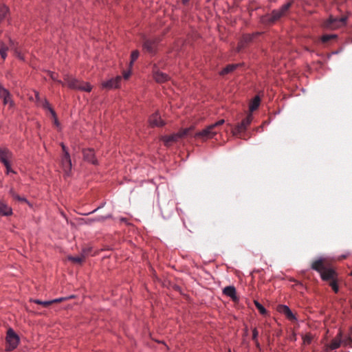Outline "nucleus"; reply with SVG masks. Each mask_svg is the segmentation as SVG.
<instances>
[{
	"label": "nucleus",
	"mask_w": 352,
	"mask_h": 352,
	"mask_svg": "<svg viewBox=\"0 0 352 352\" xmlns=\"http://www.w3.org/2000/svg\"><path fill=\"white\" fill-rule=\"evenodd\" d=\"M6 341L8 351L14 349L19 344V338L12 329H9L7 331Z\"/></svg>",
	"instance_id": "nucleus-6"
},
{
	"label": "nucleus",
	"mask_w": 352,
	"mask_h": 352,
	"mask_svg": "<svg viewBox=\"0 0 352 352\" xmlns=\"http://www.w3.org/2000/svg\"><path fill=\"white\" fill-rule=\"evenodd\" d=\"M51 78H52L53 80H55V78H54V74H51Z\"/></svg>",
	"instance_id": "nucleus-48"
},
{
	"label": "nucleus",
	"mask_w": 352,
	"mask_h": 352,
	"mask_svg": "<svg viewBox=\"0 0 352 352\" xmlns=\"http://www.w3.org/2000/svg\"><path fill=\"white\" fill-rule=\"evenodd\" d=\"M121 80L122 77L118 76L116 78H111L107 81L102 82V87L108 89L117 88L119 87Z\"/></svg>",
	"instance_id": "nucleus-13"
},
{
	"label": "nucleus",
	"mask_w": 352,
	"mask_h": 352,
	"mask_svg": "<svg viewBox=\"0 0 352 352\" xmlns=\"http://www.w3.org/2000/svg\"><path fill=\"white\" fill-rule=\"evenodd\" d=\"M6 168V173L8 174L9 173H14V171L12 170L10 167V164L8 163L7 165H4Z\"/></svg>",
	"instance_id": "nucleus-40"
},
{
	"label": "nucleus",
	"mask_w": 352,
	"mask_h": 352,
	"mask_svg": "<svg viewBox=\"0 0 352 352\" xmlns=\"http://www.w3.org/2000/svg\"><path fill=\"white\" fill-rule=\"evenodd\" d=\"M223 294L227 296L230 297L234 301H236L238 298L236 296V289L234 286H227L223 289Z\"/></svg>",
	"instance_id": "nucleus-19"
},
{
	"label": "nucleus",
	"mask_w": 352,
	"mask_h": 352,
	"mask_svg": "<svg viewBox=\"0 0 352 352\" xmlns=\"http://www.w3.org/2000/svg\"><path fill=\"white\" fill-rule=\"evenodd\" d=\"M12 157V153L10 151L6 148H0V161L3 165H7L8 163H10L9 160L11 159Z\"/></svg>",
	"instance_id": "nucleus-17"
},
{
	"label": "nucleus",
	"mask_w": 352,
	"mask_h": 352,
	"mask_svg": "<svg viewBox=\"0 0 352 352\" xmlns=\"http://www.w3.org/2000/svg\"><path fill=\"white\" fill-rule=\"evenodd\" d=\"M311 268L320 273L322 280H330V263L327 259L319 258L315 261L311 265Z\"/></svg>",
	"instance_id": "nucleus-2"
},
{
	"label": "nucleus",
	"mask_w": 352,
	"mask_h": 352,
	"mask_svg": "<svg viewBox=\"0 0 352 352\" xmlns=\"http://www.w3.org/2000/svg\"><path fill=\"white\" fill-rule=\"evenodd\" d=\"M194 127L186 128L182 129L179 133L172 134L170 135L163 136L162 140L166 146H170L173 143L177 142L180 138L191 135V131Z\"/></svg>",
	"instance_id": "nucleus-3"
},
{
	"label": "nucleus",
	"mask_w": 352,
	"mask_h": 352,
	"mask_svg": "<svg viewBox=\"0 0 352 352\" xmlns=\"http://www.w3.org/2000/svg\"><path fill=\"white\" fill-rule=\"evenodd\" d=\"M10 195L12 197V198L15 200H17L20 202H28L27 199L25 197H22L16 194L14 190L11 188L10 190Z\"/></svg>",
	"instance_id": "nucleus-26"
},
{
	"label": "nucleus",
	"mask_w": 352,
	"mask_h": 352,
	"mask_svg": "<svg viewBox=\"0 0 352 352\" xmlns=\"http://www.w3.org/2000/svg\"><path fill=\"white\" fill-rule=\"evenodd\" d=\"M157 46V40L146 39L143 43V50L151 54L156 52Z\"/></svg>",
	"instance_id": "nucleus-9"
},
{
	"label": "nucleus",
	"mask_w": 352,
	"mask_h": 352,
	"mask_svg": "<svg viewBox=\"0 0 352 352\" xmlns=\"http://www.w3.org/2000/svg\"><path fill=\"white\" fill-rule=\"evenodd\" d=\"M334 53H335V52H332V51H331V54L332 55V54H334Z\"/></svg>",
	"instance_id": "nucleus-52"
},
{
	"label": "nucleus",
	"mask_w": 352,
	"mask_h": 352,
	"mask_svg": "<svg viewBox=\"0 0 352 352\" xmlns=\"http://www.w3.org/2000/svg\"><path fill=\"white\" fill-rule=\"evenodd\" d=\"M224 123L225 120L221 119L215 123L208 126L201 131L197 132L194 135V137L195 138L201 139L202 141L212 139L218 133L219 127Z\"/></svg>",
	"instance_id": "nucleus-1"
},
{
	"label": "nucleus",
	"mask_w": 352,
	"mask_h": 352,
	"mask_svg": "<svg viewBox=\"0 0 352 352\" xmlns=\"http://www.w3.org/2000/svg\"><path fill=\"white\" fill-rule=\"evenodd\" d=\"M65 80L67 85L71 89L85 91L87 92H89L91 90V87L88 83L79 81L72 76H66L65 78Z\"/></svg>",
	"instance_id": "nucleus-5"
},
{
	"label": "nucleus",
	"mask_w": 352,
	"mask_h": 352,
	"mask_svg": "<svg viewBox=\"0 0 352 352\" xmlns=\"http://www.w3.org/2000/svg\"><path fill=\"white\" fill-rule=\"evenodd\" d=\"M9 97H11V94L9 91L0 85V98L3 99Z\"/></svg>",
	"instance_id": "nucleus-29"
},
{
	"label": "nucleus",
	"mask_w": 352,
	"mask_h": 352,
	"mask_svg": "<svg viewBox=\"0 0 352 352\" xmlns=\"http://www.w3.org/2000/svg\"><path fill=\"white\" fill-rule=\"evenodd\" d=\"M91 250V248H84L82 250V253L80 254L82 256H84V258H85V257L87 256L90 254Z\"/></svg>",
	"instance_id": "nucleus-37"
},
{
	"label": "nucleus",
	"mask_w": 352,
	"mask_h": 352,
	"mask_svg": "<svg viewBox=\"0 0 352 352\" xmlns=\"http://www.w3.org/2000/svg\"><path fill=\"white\" fill-rule=\"evenodd\" d=\"M303 342L307 344H310L312 340V336L310 334H307L303 336Z\"/></svg>",
	"instance_id": "nucleus-36"
},
{
	"label": "nucleus",
	"mask_w": 352,
	"mask_h": 352,
	"mask_svg": "<svg viewBox=\"0 0 352 352\" xmlns=\"http://www.w3.org/2000/svg\"><path fill=\"white\" fill-rule=\"evenodd\" d=\"M68 259L75 263H79V264H81L85 260L84 256H82L81 254L79 256H68Z\"/></svg>",
	"instance_id": "nucleus-28"
},
{
	"label": "nucleus",
	"mask_w": 352,
	"mask_h": 352,
	"mask_svg": "<svg viewBox=\"0 0 352 352\" xmlns=\"http://www.w3.org/2000/svg\"><path fill=\"white\" fill-rule=\"evenodd\" d=\"M277 311L284 314L287 318L290 321H296L297 320L296 316L292 313L289 307L285 305H279L277 307Z\"/></svg>",
	"instance_id": "nucleus-10"
},
{
	"label": "nucleus",
	"mask_w": 352,
	"mask_h": 352,
	"mask_svg": "<svg viewBox=\"0 0 352 352\" xmlns=\"http://www.w3.org/2000/svg\"><path fill=\"white\" fill-rule=\"evenodd\" d=\"M35 97H36V102L38 103H39L41 102V100H43V99H41L39 96V94L38 92H36L35 93Z\"/></svg>",
	"instance_id": "nucleus-43"
},
{
	"label": "nucleus",
	"mask_w": 352,
	"mask_h": 352,
	"mask_svg": "<svg viewBox=\"0 0 352 352\" xmlns=\"http://www.w3.org/2000/svg\"><path fill=\"white\" fill-rule=\"evenodd\" d=\"M13 50L14 51L15 55L20 59L23 60V56L21 54L20 52L18 51L16 48L14 46V43L12 41H10V47H7L2 41H0V55L3 60H5L7 57V50L8 49Z\"/></svg>",
	"instance_id": "nucleus-7"
},
{
	"label": "nucleus",
	"mask_w": 352,
	"mask_h": 352,
	"mask_svg": "<svg viewBox=\"0 0 352 352\" xmlns=\"http://www.w3.org/2000/svg\"><path fill=\"white\" fill-rule=\"evenodd\" d=\"M60 164L65 173L68 175L72 169V161L69 153L63 154Z\"/></svg>",
	"instance_id": "nucleus-11"
},
{
	"label": "nucleus",
	"mask_w": 352,
	"mask_h": 352,
	"mask_svg": "<svg viewBox=\"0 0 352 352\" xmlns=\"http://www.w3.org/2000/svg\"><path fill=\"white\" fill-rule=\"evenodd\" d=\"M253 38V35H244L239 43V45L237 47V51L240 52L242 49H243L248 43L252 41Z\"/></svg>",
	"instance_id": "nucleus-20"
},
{
	"label": "nucleus",
	"mask_w": 352,
	"mask_h": 352,
	"mask_svg": "<svg viewBox=\"0 0 352 352\" xmlns=\"http://www.w3.org/2000/svg\"><path fill=\"white\" fill-rule=\"evenodd\" d=\"M242 65V64H230L227 65L221 72L220 74L223 76L227 74L231 73L234 71L236 68Z\"/></svg>",
	"instance_id": "nucleus-21"
},
{
	"label": "nucleus",
	"mask_w": 352,
	"mask_h": 352,
	"mask_svg": "<svg viewBox=\"0 0 352 352\" xmlns=\"http://www.w3.org/2000/svg\"><path fill=\"white\" fill-rule=\"evenodd\" d=\"M331 290L335 293L338 294L339 292H342V287L338 283V279L337 278V274L335 270L331 267Z\"/></svg>",
	"instance_id": "nucleus-14"
},
{
	"label": "nucleus",
	"mask_w": 352,
	"mask_h": 352,
	"mask_svg": "<svg viewBox=\"0 0 352 352\" xmlns=\"http://www.w3.org/2000/svg\"><path fill=\"white\" fill-rule=\"evenodd\" d=\"M84 160L94 165L98 164V160L95 157V153L92 148L82 150Z\"/></svg>",
	"instance_id": "nucleus-12"
},
{
	"label": "nucleus",
	"mask_w": 352,
	"mask_h": 352,
	"mask_svg": "<svg viewBox=\"0 0 352 352\" xmlns=\"http://www.w3.org/2000/svg\"><path fill=\"white\" fill-rule=\"evenodd\" d=\"M153 78L159 83L164 82L169 78L166 74L160 72L156 67L153 69Z\"/></svg>",
	"instance_id": "nucleus-18"
},
{
	"label": "nucleus",
	"mask_w": 352,
	"mask_h": 352,
	"mask_svg": "<svg viewBox=\"0 0 352 352\" xmlns=\"http://www.w3.org/2000/svg\"><path fill=\"white\" fill-rule=\"evenodd\" d=\"M121 221H125V219L122 218V219H121Z\"/></svg>",
	"instance_id": "nucleus-50"
},
{
	"label": "nucleus",
	"mask_w": 352,
	"mask_h": 352,
	"mask_svg": "<svg viewBox=\"0 0 352 352\" xmlns=\"http://www.w3.org/2000/svg\"><path fill=\"white\" fill-rule=\"evenodd\" d=\"M149 124L151 126H162L164 125V121L161 119L158 113L151 115L148 119Z\"/></svg>",
	"instance_id": "nucleus-16"
},
{
	"label": "nucleus",
	"mask_w": 352,
	"mask_h": 352,
	"mask_svg": "<svg viewBox=\"0 0 352 352\" xmlns=\"http://www.w3.org/2000/svg\"><path fill=\"white\" fill-rule=\"evenodd\" d=\"M338 336H339V337L336 338L334 340H331V350L334 349H337V348H338L340 346V344H341V342H342L341 332L340 331H339Z\"/></svg>",
	"instance_id": "nucleus-25"
},
{
	"label": "nucleus",
	"mask_w": 352,
	"mask_h": 352,
	"mask_svg": "<svg viewBox=\"0 0 352 352\" xmlns=\"http://www.w3.org/2000/svg\"><path fill=\"white\" fill-rule=\"evenodd\" d=\"M111 217V214H109L107 216H98L93 219H89L90 221H104L107 219H109Z\"/></svg>",
	"instance_id": "nucleus-32"
},
{
	"label": "nucleus",
	"mask_w": 352,
	"mask_h": 352,
	"mask_svg": "<svg viewBox=\"0 0 352 352\" xmlns=\"http://www.w3.org/2000/svg\"><path fill=\"white\" fill-rule=\"evenodd\" d=\"M258 331L256 328L253 329L252 330V340H258Z\"/></svg>",
	"instance_id": "nucleus-38"
},
{
	"label": "nucleus",
	"mask_w": 352,
	"mask_h": 352,
	"mask_svg": "<svg viewBox=\"0 0 352 352\" xmlns=\"http://www.w3.org/2000/svg\"><path fill=\"white\" fill-rule=\"evenodd\" d=\"M350 275L352 276V272L350 273Z\"/></svg>",
	"instance_id": "nucleus-53"
},
{
	"label": "nucleus",
	"mask_w": 352,
	"mask_h": 352,
	"mask_svg": "<svg viewBox=\"0 0 352 352\" xmlns=\"http://www.w3.org/2000/svg\"><path fill=\"white\" fill-rule=\"evenodd\" d=\"M291 6V3L288 2L287 3L283 5L280 10H274L270 16V21L271 23H274L276 21L278 20L282 16H283L285 12L288 10Z\"/></svg>",
	"instance_id": "nucleus-8"
},
{
	"label": "nucleus",
	"mask_w": 352,
	"mask_h": 352,
	"mask_svg": "<svg viewBox=\"0 0 352 352\" xmlns=\"http://www.w3.org/2000/svg\"><path fill=\"white\" fill-rule=\"evenodd\" d=\"M254 342H255V344H256V347L259 349L260 348V344L258 342V340H254Z\"/></svg>",
	"instance_id": "nucleus-45"
},
{
	"label": "nucleus",
	"mask_w": 352,
	"mask_h": 352,
	"mask_svg": "<svg viewBox=\"0 0 352 352\" xmlns=\"http://www.w3.org/2000/svg\"><path fill=\"white\" fill-rule=\"evenodd\" d=\"M261 102V99L258 96L254 97V98L251 101L250 104V111L252 112L255 111L259 106Z\"/></svg>",
	"instance_id": "nucleus-23"
},
{
	"label": "nucleus",
	"mask_w": 352,
	"mask_h": 352,
	"mask_svg": "<svg viewBox=\"0 0 352 352\" xmlns=\"http://www.w3.org/2000/svg\"><path fill=\"white\" fill-rule=\"evenodd\" d=\"M347 17L342 16L340 18H333L331 16V30L344 27L346 23Z\"/></svg>",
	"instance_id": "nucleus-15"
},
{
	"label": "nucleus",
	"mask_w": 352,
	"mask_h": 352,
	"mask_svg": "<svg viewBox=\"0 0 352 352\" xmlns=\"http://www.w3.org/2000/svg\"><path fill=\"white\" fill-rule=\"evenodd\" d=\"M9 12V8L0 3V22L1 20L6 16V14Z\"/></svg>",
	"instance_id": "nucleus-27"
},
{
	"label": "nucleus",
	"mask_w": 352,
	"mask_h": 352,
	"mask_svg": "<svg viewBox=\"0 0 352 352\" xmlns=\"http://www.w3.org/2000/svg\"><path fill=\"white\" fill-rule=\"evenodd\" d=\"M331 40H333L337 37V35L331 34Z\"/></svg>",
	"instance_id": "nucleus-46"
},
{
	"label": "nucleus",
	"mask_w": 352,
	"mask_h": 352,
	"mask_svg": "<svg viewBox=\"0 0 352 352\" xmlns=\"http://www.w3.org/2000/svg\"><path fill=\"white\" fill-rule=\"evenodd\" d=\"M130 75H131V72L129 71L124 72V73H123V76H124V79H128L129 77L130 76Z\"/></svg>",
	"instance_id": "nucleus-42"
},
{
	"label": "nucleus",
	"mask_w": 352,
	"mask_h": 352,
	"mask_svg": "<svg viewBox=\"0 0 352 352\" xmlns=\"http://www.w3.org/2000/svg\"><path fill=\"white\" fill-rule=\"evenodd\" d=\"M33 302L38 305H41L45 307H47L50 306V305H52V302L50 300L41 301L39 300H34Z\"/></svg>",
	"instance_id": "nucleus-34"
},
{
	"label": "nucleus",
	"mask_w": 352,
	"mask_h": 352,
	"mask_svg": "<svg viewBox=\"0 0 352 352\" xmlns=\"http://www.w3.org/2000/svg\"><path fill=\"white\" fill-rule=\"evenodd\" d=\"M345 257H346V256H345V255H342V258H344Z\"/></svg>",
	"instance_id": "nucleus-49"
},
{
	"label": "nucleus",
	"mask_w": 352,
	"mask_h": 352,
	"mask_svg": "<svg viewBox=\"0 0 352 352\" xmlns=\"http://www.w3.org/2000/svg\"><path fill=\"white\" fill-rule=\"evenodd\" d=\"M139 56V52L138 50H135L132 52L131 55V62H130V66H132L134 61H135Z\"/></svg>",
	"instance_id": "nucleus-31"
},
{
	"label": "nucleus",
	"mask_w": 352,
	"mask_h": 352,
	"mask_svg": "<svg viewBox=\"0 0 352 352\" xmlns=\"http://www.w3.org/2000/svg\"><path fill=\"white\" fill-rule=\"evenodd\" d=\"M330 41V34H325L318 39V43L325 44Z\"/></svg>",
	"instance_id": "nucleus-33"
},
{
	"label": "nucleus",
	"mask_w": 352,
	"mask_h": 352,
	"mask_svg": "<svg viewBox=\"0 0 352 352\" xmlns=\"http://www.w3.org/2000/svg\"><path fill=\"white\" fill-rule=\"evenodd\" d=\"M330 23V17L327 19L326 25L328 26V23Z\"/></svg>",
	"instance_id": "nucleus-47"
},
{
	"label": "nucleus",
	"mask_w": 352,
	"mask_h": 352,
	"mask_svg": "<svg viewBox=\"0 0 352 352\" xmlns=\"http://www.w3.org/2000/svg\"><path fill=\"white\" fill-rule=\"evenodd\" d=\"M60 146L62 147L63 154L69 153L67 147L65 146V145L63 143H61Z\"/></svg>",
	"instance_id": "nucleus-41"
},
{
	"label": "nucleus",
	"mask_w": 352,
	"mask_h": 352,
	"mask_svg": "<svg viewBox=\"0 0 352 352\" xmlns=\"http://www.w3.org/2000/svg\"><path fill=\"white\" fill-rule=\"evenodd\" d=\"M98 208H97V209H96V210H94V211H93L92 212H96V210H97Z\"/></svg>",
	"instance_id": "nucleus-51"
},
{
	"label": "nucleus",
	"mask_w": 352,
	"mask_h": 352,
	"mask_svg": "<svg viewBox=\"0 0 352 352\" xmlns=\"http://www.w3.org/2000/svg\"><path fill=\"white\" fill-rule=\"evenodd\" d=\"M253 117L251 113H248L247 116L242 120L240 123H238L234 128L232 129V133L233 135L238 136L240 138H243L241 134L244 133L248 127L250 126L252 121Z\"/></svg>",
	"instance_id": "nucleus-4"
},
{
	"label": "nucleus",
	"mask_w": 352,
	"mask_h": 352,
	"mask_svg": "<svg viewBox=\"0 0 352 352\" xmlns=\"http://www.w3.org/2000/svg\"><path fill=\"white\" fill-rule=\"evenodd\" d=\"M65 299H66V298H59L54 299L50 301L52 302V304H53V303L60 302L65 300Z\"/></svg>",
	"instance_id": "nucleus-39"
},
{
	"label": "nucleus",
	"mask_w": 352,
	"mask_h": 352,
	"mask_svg": "<svg viewBox=\"0 0 352 352\" xmlns=\"http://www.w3.org/2000/svg\"><path fill=\"white\" fill-rule=\"evenodd\" d=\"M0 214L8 216L12 214V210L6 204L0 201Z\"/></svg>",
	"instance_id": "nucleus-22"
},
{
	"label": "nucleus",
	"mask_w": 352,
	"mask_h": 352,
	"mask_svg": "<svg viewBox=\"0 0 352 352\" xmlns=\"http://www.w3.org/2000/svg\"><path fill=\"white\" fill-rule=\"evenodd\" d=\"M38 104L42 106L44 109H47L50 111L52 117H55V111L51 108L48 101L46 99L41 100Z\"/></svg>",
	"instance_id": "nucleus-24"
},
{
	"label": "nucleus",
	"mask_w": 352,
	"mask_h": 352,
	"mask_svg": "<svg viewBox=\"0 0 352 352\" xmlns=\"http://www.w3.org/2000/svg\"><path fill=\"white\" fill-rule=\"evenodd\" d=\"M53 118H54V124L58 126L59 125V122L58 121L56 116L55 115V117H53Z\"/></svg>",
	"instance_id": "nucleus-44"
},
{
	"label": "nucleus",
	"mask_w": 352,
	"mask_h": 352,
	"mask_svg": "<svg viewBox=\"0 0 352 352\" xmlns=\"http://www.w3.org/2000/svg\"><path fill=\"white\" fill-rule=\"evenodd\" d=\"M254 304H255L256 307L259 311L261 314L265 315L267 314V310L265 309V308L261 303H259L257 301H255Z\"/></svg>",
	"instance_id": "nucleus-30"
},
{
	"label": "nucleus",
	"mask_w": 352,
	"mask_h": 352,
	"mask_svg": "<svg viewBox=\"0 0 352 352\" xmlns=\"http://www.w3.org/2000/svg\"><path fill=\"white\" fill-rule=\"evenodd\" d=\"M3 104H9L10 107L14 105V102L11 100V97L6 98L3 99Z\"/></svg>",
	"instance_id": "nucleus-35"
}]
</instances>
